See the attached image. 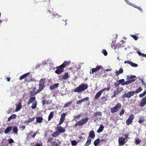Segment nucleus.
Wrapping results in <instances>:
<instances>
[{
    "mask_svg": "<svg viewBox=\"0 0 146 146\" xmlns=\"http://www.w3.org/2000/svg\"><path fill=\"white\" fill-rule=\"evenodd\" d=\"M70 60L64 61L60 66L56 67V70L55 73L57 74H60L62 73L64 70V68L67 65H70Z\"/></svg>",
    "mask_w": 146,
    "mask_h": 146,
    "instance_id": "1",
    "label": "nucleus"
},
{
    "mask_svg": "<svg viewBox=\"0 0 146 146\" xmlns=\"http://www.w3.org/2000/svg\"><path fill=\"white\" fill-rule=\"evenodd\" d=\"M88 88V85L86 84H82L76 87L74 90V92H79L85 90Z\"/></svg>",
    "mask_w": 146,
    "mask_h": 146,
    "instance_id": "2",
    "label": "nucleus"
},
{
    "mask_svg": "<svg viewBox=\"0 0 146 146\" xmlns=\"http://www.w3.org/2000/svg\"><path fill=\"white\" fill-rule=\"evenodd\" d=\"M88 120V117H85L76 122L74 125V126H82L87 122Z\"/></svg>",
    "mask_w": 146,
    "mask_h": 146,
    "instance_id": "3",
    "label": "nucleus"
},
{
    "mask_svg": "<svg viewBox=\"0 0 146 146\" xmlns=\"http://www.w3.org/2000/svg\"><path fill=\"white\" fill-rule=\"evenodd\" d=\"M121 106V104L120 103H118L114 107L111 108L110 111L111 113H113L117 111Z\"/></svg>",
    "mask_w": 146,
    "mask_h": 146,
    "instance_id": "4",
    "label": "nucleus"
},
{
    "mask_svg": "<svg viewBox=\"0 0 146 146\" xmlns=\"http://www.w3.org/2000/svg\"><path fill=\"white\" fill-rule=\"evenodd\" d=\"M134 117V116L133 114H132L130 115L128 119L126 121L127 125H128L131 124L133 121Z\"/></svg>",
    "mask_w": 146,
    "mask_h": 146,
    "instance_id": "5",
    "label": "nucleus"
},
{
    "mask_svg": "<svg viewBox=\"0 0 146 146\" xmlns=\"http://www.w3.org/2000/svg\"><path fill=\"white\" fill-rule=\"evenodd\" d=\"M134 94V91H131L128 92L127 93L124 94L123 96L122 97L123 98H130Z\"/></svg>",
    "mask_w": 146,
    "mask_h": 146,
    "instance_id": "6",
    "label": "nucleus"
},
{
    "mask_svg": "<svg viewBox=\"0 0 146 146\" xmlns=\"http://www.w3.org/2000/svg\"><path fill=\"white\" fill-rule=\"evenodd\" d=\"M45 78H41L39 81V88L44 89L45 87L44 84L45 82Z\"/></svg>",
    "mask_w": 146,
    "mask_h": 146,
    "instance_id": "7",
    "label": "nucleus"
},
{
    "mask_svg": "<svg viewBox=\"0 0 146 146\" xmlns=\"http://www.w3.org/2000/svg\"><path fill=\"white\" fill-rule=\"evenodd\" d=\"M125 139L122 137H120L118 139V143L120 145H123L126 141H125Z\"/></svg>",
    "mask_w": 146,
    "mask_h": 146,
    "instance_id": "8",
    "label": "nucleus"
},
{
    "mask_svg": "<svg viewBox=\"0 0 146 146\" xmlns=\"http://www.w3.org/2000/svg\"><path fill=\"white\" fill-rule=\"evenodd\" d=\"M56 129L60 132V134L61 133H64L65 131V129H64L61 126H58L56 128Z\"/></svg>",
    "mask_w": 146,
    "mask_h": 146,
    "instance_id": "9",
    "label": "nucleus"
},
{
    "mask_svg": "<svg viewBox=\"0 0 146 146\" xmlns=\"http://www.w3.org/2000/svg\"><path fill=\"white\" fill-rule=\"evenodd\" d=\"M102 66H101L99 65L98 66H97L96 67V68H92L91 69L92 72H90V73L93 74L94 72L98 71L100 70Z\"/></svg>",
    "mask_w": 146,
    "mask_h": 146,
    "instance_id": "10",
    "label": "nucleus"
},
{
    "mask_svg": "<svg viewBox=\"0 0 146 146\" xmlns=\"http://www.w3.org/2000/svg\"><path fill=\"white\" fill-rule=\"evenodd\" d=\"M146 104V96L143 98L139 105L141 107H143Z\"/></svg>",
    "mask_w": 146,
    "mask_h": 146,
    "instance_id": "11",
    "label": "nucleus"
},
{
    "mask_svg": "<svg viewBox=\"0 0 146 146\" xmlns=\"http://www.w3.org/2000/svg\"><path fill=\"white\" fill-rule=\"evenodd\" d=\"M136 80V79H132L131 80H129L126 82H123V84H122V86H124L125 85H128L130 84L133 82H134Z\"/></svg>",
    "mask_w": 146,
    "mask_h": 146,
    "instance_id": "12",
    "label": "nucleus"
},
{
    "mask_svg": "<svg viewBox=\"0 0 146 146\" xmlns=\"http://www.w3.org/2000/svg\"><path fill=\"white\" fill-rule=\"evenodd\" d=\"M36 99V97H30V98L27 102V104L28 105H29L30 104L32 103L34 101H35Z\"/></svg>",
    "mask_w": 146,
    "mask_h": 146,
    "instance_id": "13",
    "label": "nucleus"
},
{
    "mask_svg": "<svg viewBox=\"0 0 146 146\" xmlns=\"http://www.w3.org/2000/svg\"><path fill=\"white\" fill-rule=\"evenodd\" d=\"M59 85V83H55L53 85L50 86V90H54V89L57 88Z\"/></svg>",
    "mask_w": 146,
    "mask_h": 146,
    "instance_id": "14",
    "label": "nucleus"
},
{
    "mask_svg": "<svg viewBox=\"0 0 146 146\" xmlns=\"http://www.w3.org/2000/svg\"><path fill=\"white\" fill-rule=\"evenodd\" d=\"M89 137L92 139H94L95 137V134L93 130H92L89 132Z\"/></svg>",
    "mask_w": 146,
    "mask_h": 146,
    "instance_id": "15",
    "label": "nucleus"
},
{
    "mask_svg": "<svg viewBox=\"0 0 146 146\" xmlns=\"http://www.w3.org/2000/svg\"><path fill=\"white\" fill-rule=\"evenodd\" d=\"M103 92L102 90L98 91L95 95V98L96 99H97L99 98L100 96L102 93Z\"/></svg>",
    "mask_w": 146,
    "mask_h": 146,
    "instance_id": "16",
    "label": "nucleus"
},
{
    "mask_svg": "<svg viewBox=\"0 0 146 146\" xmlns=\"http://www.w3.org/2000/svg\"><path fill=\"white\" fill-rule=\"evenodd\" d=\"M13 127L12 126L7 127L5 130V134L8 133L11 131Z\"/></svg>",
    "mask_w": 146,
    "mask_h": 146,
    "instance_id": "17",
    "label": "nucleus"
},
{
    "mask_svg": "<svg viewBox=\"0 0 146 146\" xmlns=\"http://www.w3.org/2000/svg\"><path fill=\"white\" fill-rule=\"evenodd\" d=\"M35 117H33L32 118H30L26 121H24V123L26 124H28L29 123L33 121L35 119Z\"/></svg>",
    "mask_w": 146,
    "mask_h": 146,
    "instance_id": "18",
    "label": "nucleus"
},
{
    "mask_svg": "<svg viewBox=\"0 0 146 146\" xmlns=\"http://www.w3.org/2000/svg\"><path fill=\"white\" fill-rule=\"evenodd\" d=\"M104 127L103 125H101L99 127V128L97 131V132L98 133H99L102 132L104 130Z\"/></svg>",
    "mask_w": 146,
    "mask_h": 146,
    "instance_id": "19",
    "label": "nucleus"
},
{
    "mask_svg": "<svg viewBox=\"0 0 146 146\" xmlns=\"http://www.w3.org/2000/svg\"><path fill=\"white\" fill-rule=\"evenodd\" d=\"M29 72L23 74L19 78V80H21L26 77L29 74Z\"/></svg>",
    "mask_w": 146,
    "mask_h": 146,
    "instance_id": "20",
    "label": "nucleus"
},
{
    "mask_svg": "<svg viewBox=\"0 0 146 146\" xmlns=\"http://www.w3.org/2000/svg\"><path fill=\"white\" fill-rule=\"evenodd\" d=\"M43 118L42 117H38L36 118V121L37 123H41L42 122Z\"/></svg>",
    "mask_w": 146,
    "mask_h": 146,
    "instance_id": "21",
    "label": "nucleus"
},
{
    "mask_svg": "<svg viewBox=\"0 0 146 146\" xmlns=\"http://www.w3.org/2000/svg\"><path fill=\"white\" fill-rule=\"evenodd\" d=\"M68 76L69 75L68 73L67 72H65L64 74L62 75V79L66 80L68 78Z\"/></svg>",
    "mask_w": 146,
    "mask_h": 146,
    "instance_id": "22",
    "label": "nucleus"
},
{
    "mask_svg": "<svg viewBox=\"0 0 146 146\" xmlns=\"http://www.w3.org/2000/svg\"><path fill=\"white\" fill-rule=\"evenodd\" d=\"M123 72V70L122 68H120L119 70L116 72V76H118L121 73Z\"/></svg>",
    "mask_w": 146,
    "mask_h": 146,
    "instance_id": "23",
    "label": "nucleus"
},
{
    "mask_svg": "<svg viewBox=\"0 0 146 146\" xmlns=\"http://www.w3.org/2000/svg\"><path fill=\"white\" fill-rule=\"evenodd\" d=\"M21 102H20L19 103L18 105L17 106L15 110V111H19L21 110Z\"/></svg>",
    "mask_w": 146,
    "mask_h": 146,
    "instance_id": "24",
    "label": "nucleus"
},
{
    "mask_svg": "<svg viewBox=\"0 0 146 146\" xmlns=\"http://www.w3.org/2000/svg\"><path fill=\"white\" fill-rule=\"evenodd\" d=\"M37 103V102L36 100H35V101L33 102L32 104V105L31 106V108L32 109H34L36 108Z\"/></svg>",
    "mask_w": 146,
    "mask_h": 146,
    "instance_id": "25",
    "label": "nucleus"
},
{
    "mask_svg": "<svg viewBox=\"0 0 146 146\" xmlns=\"http://www.w3.org/2000/svg\"><path fill=\"white\" fill-rule=\"evenodd\" d=\"M100 143V140L99 138H98L94 141V145L95 146H97Z\"/></svg>",
    "mask_w": 146,
    "mask_h": 146,
    "instance_id": "26",
    "label": "nucleus"
},
{
    "mask_svg": "<svg viewBox=\"0 0 146 146\" xmlns=\"http://www.w3.org/2000/svg\"><path fill=\"white\" fill-rule=\"evenodd\" d=\"M17 117V115L15 114H13L11 115L8 119V121H9L11 120L15 119Z\"/></svg>",
    "mask_w": 146,
    "mask_h": 146,
    "instance_id": "27",
    "label": "nucleus"
},
{
    "mask_svg": "<svg viewBox=\"0 0 146 146\" xmlns=\"http://www.w3.org/2000/svg\"><path fill=\"white\" fill-rule=\"evenodd\" d=\"M60 134V132H58V131H56L53 133L52 134V136L53 137H56L58 136Z\"/></svg>",
    "mask_w": 146,
    "mask_h": 146,
    "instance_id": "28",
    "label": "nucleus"
},
{
    "mask_svg": "<svg viewBox=\"0 0 146 146\" xmlns=\"http://www.w3.org/2000/svg\"><path fill=\"white\" fill-rule=\"evenodd\" d=\"M121 90L120 91L119 88H117L116 90L114 91L113 93L116 96L120 93Z\"/></svg>",
    "mask_w": 146,
    "mask_h": 146,
    "instance_id": "29",
    "label": "nucleus"
},
{
    "mask_svg": "<svg viewBox=\"0 0 146 146\" xmlns=\"http://www.w3.org/2000/svg\"><path fill=\"white\" fill-rule=\"evenodd\" d=\"M91 139H89L87 140L86 143L84 145V146H88L91 143Z\"/></svg>",
    "mask_w": 146,
    "mask_h": 146,
    "instance_id": "30",
    "label": "nucleus"
},
{
    "mask_svg": "<svg viewBox=\"0 0 146 146\" xmlns=\"http://www.w3.org/2000/svg\"><path fill=\"white\" fill-rule=\"evenodd\" d=\"M54 113L52 111H51L50 112L48 117V121H49L53 117V116Z\"/></svg>",
    "mask_w": 146,
    "mask_h": 146,
    "instance_id": "31",
    "label": "nucleus"
},
{
    "mask_svg": "<svg viewBox=\"0 0 146 146\" xmlns=\"http://www.w3.org/2000/svg\"><path fill=\"white\" fill-rule=\"evenodd\" d=\"M13 131L15 134L17 133L18 131V129L17 127L15 126L13 127Z\"/></svg>",
    "mask_w": 146,
    "mask_h": 146,
    "instance_id": "32",
    "label": "nucleus"
},
{
    "mask_svg": "<svg viewBox=\"0 0 146 146\" xmlns=\"http://www.w3.org/2000/svg\"><path fill=\"white\" fill-rule=\"evenodd\" d=\"M136 77L135 75H130V76H127V79L128 80H130L131 79H134V78H136Z\"/></svg>",
    "mask_w": 146,
    "mask_h": 146,
    "instance_id": "33",
    "label": "nucleus"
},
{
    "mask_svg": "<svg viewBox=\"0 0 146 146\" xmlns=\"http://www.w3.org/2000/svg\"><path fill=\"white\" fill-rule=\"evenodd\" d=\"M124 43V41L122 40L120 42L119 44H117V46H118V47H122L123 46L122 45V44H123V43Z\"/></svg>",
    "mask_w": 146,
    "mask_h": 146,
    "instance_id": "34",
    "label": "nucleus"
},
{
    "mask_svg": "<svg viewBox=\"0 0 146 146\" xmlns=\"http://www.w3.org/2000/svg\"><path fill=\"white\" fill-rule=\"evenodd\" d=\"M42 104L43 105H44L45 104H50L49 101L47 100H44L42 101Z\"/></svg>",
    "mask_w": 146,
    "mask_h": 146,
    "instance_id": "35",
    "label": "nucleus"
},
{
    "mask_svg": "<svg viewBox=\"0 0 146 146\" xmlns=\"http://www.w3.org/2000/svg\"><path fill=\"white\" fill-rule=\"evenodd\" d=\"M94 115L95 117H96L98 115L101 116L102 115V114L100 112L97 111L94 113Z\"/></svg>",
    "mask_w": 146,
    "mask_h": 146,
    "instance_id": "36",
    "label": "nucleus"
},
{
    "mask_svg": "<svg viewBox=\"0 0 146 146\" xmlns=\"http://www.w3.org/2000/svg\"><path fill=\"white\" fill-rule=\"evenodd\" d=\"M142 89L141 87H139L138 89L136 90L135 91H134V94L138 93L139 92H141L142 90Z\"/></svg>",
    "mask_w": 146,
    "mask_h": 146,
    "instance_id": "37",
    "label": "nucleus"
},
{
    "mask_svg": "<svg viewBox=\"0 0 146 146\" xmlns=\"http://www.w3.org/2000/svg\"><path fill=\"white\" fill-rule=\"evenodd\" d=\"M30 96L31 97H34L35 96V95L36 94V92H35L34 91H30Z\"/></svg>",
    "mask_w": 146,
    "mask_h": 146,
    "instance_id": "38",
    "label": "nucleus"
},
{
    "mask_svg": "<svg viewBox=\"0 0 146 146\" xmlns=\"http://www.w3.org/2000/svg\"><path fill=\"white\" fill-rule=\"evenodd\" d=\"M72 102L71 101L70 102H69L67 104H66L64 106V108H66V107H68L69 106H70L71 104L72 103Z\"/></svg>",
    "mask_w": 146,
    "mask_h": 146,
    "instance_id": "39",
    "label": "nucleus"
},
{
    "mask_svg": "<svg viewBox=\"0 0 146 146\" xmlns=\"http://www.w3.org/2000/svg\"><path fill=\"white\" fill-rule=\"evenodd\" d=\"M135 141L136 144H139L140 143L141 140L139 138H137L135 139Z\"/></svg>",
    "mask_w": 146,
    "mask_h": 146,
    "instance_id": "40",
    "label": "nucleus"
},
{
    "mask_svg": "<svg viewBox=\"0 0 146 146\" xmlns=\"http://www.w3.org/2000/svg\"><path fill=\"white\" fill-rule=\"evenodd\" d=\"M125 80L124 79H121L120 80H119L118 82H119V84H121V85L122 86V84H123V82Z\"/></svg>",
    "mask_w": 146,
    "mask_h": 146,
    "instance_id": "41",
    "label": "nucleus"
},
{
    "mask_svg": "<svg viewBox=\"0 0 146 146\" xmlns=\"http://www.w3.org/2000/svg\"><path fill=\"white\" fill-rule=\"evenodd\" d=\"M144 120V119L142 117L140 118L138 120V122L139 123H142Z\"/></svg>",
    "mask_w": 146,
    "mask_h": 146,
    "instance_id": "42",
    "label": "nucleus"
},
{
    "mask_svg": "<svg viewBox=\"0 0 146 146\" xmlns=\"http://www.w3.org/2000/svg\"><path fill=\"white\" fill-rule=\"evenodd\" d=\"M66 115V113H63L61 114V118H62L63 119H65V116Z\"/></svg>",
    "mask_w": 146,
    "mask_h": 146,
    "instance_id": "43",
    "label": "nucleus"
},
{
    "mask_svg": "<svg viewBox=\"0 0 146 146\" xmlns=\"http://www.w3.org/2000/svg\"><path fill=\"white\" fill-rule=\"evenodd\" d=\"M128 4H129V5L132 6L133 7H134L135 8H137L138 7V6H137L135 4H133V3H128Z\"/></svg>",
    "mask_w": 146,
    "mask_h": 146,
    "instance_id": "44",
    "label": "nucleus"
},
{
    "mask_svg": "<svg viewBox=\"0 0 146 146\" xmlns=\"http://www.w3.org/2000/svg\"><path fill=\"white\" fill-rule=\"evenodd\" d=\"M71 144L73 146H75L76 145L77 143L75 140L72 141H71Z\"/></svg>",
    "mask_w": 146,
    "mask_h": 146,
    "instance_id": "45",
    "label": "nucleus"
},
{
    "mask_svg": "<svg viewBox=\"0 0 146 146\" xmlns=\"http://www.w3.org/2000/svg\"><path fill=\"white\" fill-rule=\"evenodd\" d=\"M130 65L131 66L133 67H137L138 66V65L137 64H136L134 63H133L131 62V64H130Z\"/></svg>",
    "mask_w": 146,
    "mask_h": 146,
    "instance_id": "46",
    "label": "nucleus"
},
{
    "mask_svg": "<svg viewBox=\"0 0 146 146\" xmlns=\"http://www.w3.org/2000/svg\"><path fill=\"white\" fill-rule=\"evenodd\" d=\"M131 36L135 40H137L138 39V38L137 36L135 35H131Z\"/></svg>",
    "mask_w": 146,
    "mask_h": 146,
    "instance_id": "47",
    "label": "nucleus"
},
{
    "mask_svg": "<svg viewBox=\"0 0 146 146\" xmlns=\"http://www.w3.org/2000/svg\"><path fill=\"white\" fill-rule=\"evenodd\" d=\"M43 89L40 88H39V89H38L36 91V94L39 93Z\"/></svg>",
    "mask_w": 146,
    "mask_h": 146,
    "instance_id": "48",
    "label": "nucleus"
},
{
    "mask_svg": "<svg viewBox=\"0 0 146 146\" xmlns=\"http://www.w3.org/2000/svg\"><path fill=\"white\" fill-rule=\"evenodd\" d=\"M82 114H78L75 115L74 117V118L76 119H78L80 117L82 116Z\"/></svg>",
    "mask_w": 146,
    "mask_h": 146,
    "instance_id": "49",
    "label": "nucleus"
},
{
    "mask_svg": "<svg viewBox=\"0 0 146 146\" xmlns=\"http://www.w3.org/2000/svg\"><path fill=\"white\" fill-rule=\"evenodd\" d=\"M110 88V86H109L107 88H104L102 90V91L103 92H104L105 90H107L108 91L109 90Z\"/></svg>",
    "mask_w": 146,
    "mask_h": 146,
    "instance_id": "50",
    "label": "nucleus"
},
{
    "mask_svg": "<svg viewBox=\"0 0 146 146\" xmlns=\"http://www.w3.org/2000/svg\"><path fill=\"white\" fill-rule=\"evenodd\" d=\"M119 82L117 81L114 84V85L115 86V87H118L119 85Z\"/></svg>",
    "mask_w": 146,
    "mask_h": 146,
    "instance_id": "51",
    "label": "nucleus"
},
{
    "mask_svg": "<svg viewBox=\"0 0 146 146\" xmlns=\"http://www.w3.org/2000/svg\"><path fill=\"white\" fill-rule=\"evenodd\" d=\"M52 145L53 146H59L58 145V143L56 141H54V142H53Z\"/></svg>",
    "mask_w": 146,
    "mask_h": 146,
    "instance_id": "52",
    "label": "nucleus"
},
{
    "mask_svg": "<svg viewBox=\"0 0 146 146\" xmlns=\"http://www.w3.org/2000/svg\"><path fill=\"white\" fill-rule=\"evenodd\" d=\"M124 112H125L124 110V109H123V110H122L120 112V113L119 114V115L120 116H121L124 113Z\"/></svg>",
    "mask_w": 146,
    "mask_h": 146,
    "instance_id": "53",
    "label": "nucleus"
},
{
    "mask_svg": "<svg viewBox=\"0 0 146 146\" xmlns=\"http://www.w3.org/2000/svg\"><path fill=\"white\" fill-rule=\"evenodd\" d=\"M102 52L105 56H106L107 55L108 53L106 50H103Z\"/></svg>",
    "mask_w": 146,
    "mask_h": 146,
    "instance_id": "54",
    "label": "nucleus"
},
{
    "mask_svg": "<svg viewBox=\"0 0 146 146\" xmlns=\"http://www.w3.org/2000/svg\"><path fill=\"white\" fill-rule=\"evenodd\" d=\"M83 102V100L82 99L81 100H80L79 101H77L76 102V104H80L82 103Z\"/></svg>",
    "mask_w": 146,
    "mask_h": 146,
    "instance_id": "55",
    "label": "nucleus"
},
{
    "mask_svg": "<svg viewBox=\"0 0 146 146\" xmlns=\"http://www.w3.org/2000/svg\"><path fill=\"white\" fill-rule=\"evenodd\" d=\"M52 15L54 17H55L56 18H59L60 17V15H58L57 13L56 14H53Z\"/></svg>",
    "mask_w": 146,
    "mask_h": 146,
    "instance_id": "56",
    "label": "nucleus"
},
{
    "mask_svg": "<svg viewBox=\"0 0 146 146\" xmlns=\"http://www.w3.org/2000/svg\"><path fill=\"white\" fill-rule=\"evenodd\" d=\"M48 11L49 13H51L53 11V9L52 8H51V7H50V8H49L48 10Z\"/></svg>",
    "mask_w": 146,
    "mask_h": 146,
    "instance_id": "57",
    "label": "nucleus"
},
{
    "mask_svg": "<svg viewBox=\"0 0 146 146\" xmlns=\"http://www.w3.org/2000/svg\"><path fill=\"white\" fill-rule=\"evenodd\" d=\"M14 142V141L12 139H10L9 140V143H13Z\"/></svg>",
    "mask_w": 146,
    "mask_h": 146,
    "instance_id": "58",
    "label": "nucleus"
},
{
    "mask_svg": "<svg viewBox=\"0 0 146 146\" xmlns=\"http://www.w3.org/2000/svg\"><path fill=\"white\" fill-rule=\"evenodd\" d=\"M131 63V62L129 60L125 61L124 62V63L125 64L127 63L130 65Z\"/></svg>",
    "mask_w": 146,
    "mask_h": 146,
    "instance_id": "59",
    "label": "nucleus"
},
{
    "mask_svg": "<svg viewBox=\"0 0 146 146\" xmlns=\"http://www.w3.org/2000/svg\"><path fill=\"white\" fill-rule=\"evenodd\" d=\"M25 125H22L21 126H20L19 127L20 129H21L22 130H23L24 129H25Z\"/></svg>",
    "mask_w": 146,
    "mask_h": 146,
    "instance_id": "60",
    "label": "nucleus"
},
{
    "mask_svg": "<svg viewBox=\"0 0 146 146\" xmlns=\"http://www.w3.org/2000/svg\"><path fill=\"white\" fill-rule=\"evenodd\" d=\"M42 143H38L35 145H33V146H42Z\"/></svg>",
    "mask_w": 146,
    "mask_h": 146,
    "instance_id": "61",
    "label": "nucleus"
},
{
    "mask_svg": "<svg viewBox=\"0 0 146 146\" xmlns=\"http://www.w3.org/2000/svg\"><path fill=\"white\" fill-rule=\"evenodd\" d=\"M82 99L83 100V102H84L85 101H88L89 99V98L88 97H86Z\"/></svg>",
    "mask_w": 146,
    "mask_h": 146,
    "instance_id": "62",
    "label": "nucleus"
},
{
    "mask_svg": "<svg viewBox=\"0 0 146 146\" xmlns=\"http://www.w3.org/2000/svg\"><path fill=\"white\" fill-rule=\"evenodd\" d=\"M125 137L124 138L125 140L126 139H127L128 138V133L125 134Z\"/></svg>",
    "mask_w": 146,
    "mask_h": 146,
    "instance_id": "63",
    "label": "nucleus"
},
{
    "mask_svg": "<svg viewBox=\"0 0 146 146\" xmlns=\"http://www.w3.org/2000/svg\"><path fill=\"white\" fill-rule=\"evenodd\" d=\"M144 95H144L143 93H142V94H140L139 95V96L140 98H141L143 97Z\"/></svg>",
    "mask_w": 146,
    "mask_h": 146,
    "instance_id": "64",
    "label": "nucleus"
}]
</instances>
